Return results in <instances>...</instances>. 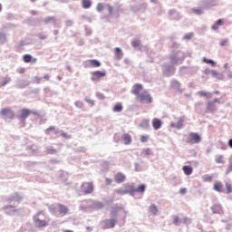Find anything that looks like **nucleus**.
Returning a JSON list of instances; mask_svg holds the SVG:
<instances>
[{"instance_id":"obj_1","label":"nucleus","mask_w":232,"mask_h":232,"mask_svg":"<svg viewBox=\"0 0 232 232\" xmlns=\"http://www.w3.org/2000/svg\"><path fill=\"white\" fill-rule=\"evenodd\" d=\"M41 215L44 217V211H38L34 216V222L37 226V227H46L48 226V221L46 219H41Z\"/></svg>"},{"instance_id":"obj_2","label":"nucleus","mask_w":232,"mask_h":232,"mask_svg":"<svg viewBox=\"0 0 232 232\" xmlns=\"http://www.w3.org/2000/svg\"><path fill=\"white\" fill-rule=\"evenodd\" d=\"M201 141L202 138L197 132H190L186 140L188 144H199Z\"/></svg>"},{"instance_id":"obj_3","label":"nucleus","mask_w":232,"mask_h":232,"mask_svg":"<svg viewBox=\"0 0 232 232\" xmlns=\"http://www.w3.org/2000/svg\"><path fill=\"white\" fill-rule=\"evenodd\" d=\"M82 188L84 195L93 193V182H83Z\"/></svg>"},{"instance_id":"obj_4","label":"nucleus","mask_w":232,"mask_h":232,"mask_svg":"<svg viewBox=\"0 0 232 232\" xmlns=\"http://www.w3.org/2000/svg\"><path fill=\"white\" fill-rule=\"evenodd\" d=\"M137 97L140 101V102H146L147 104H150V102H151L152 101L151 96L148 94V91L142 92Z\"/></svg>"},{"instance_id":"obj_5","label":"nucleus","mask_w":232,"mask_h":232,"mask_svg":"<svg viewBox=\"0 0 232 232\" xmlns=\"http://www.w3.org/2000/svg\"><path fill=\"white\" fill-rule=\"evenodd\" d=\"M130 193H144L146 191V185L141 184L138 188H134L131 185L128 186Z\"/></svg>"},{"instance_id":"obj_6","label":"nucleus","mask_w":232,"mask_h":232,"mask_svg":"<svg viewBox=\"0 0 232 232\" xmlns=\"http://www.w3.org/2000/svg\"><path fill=\"white\" fill-rule=\"evenodd\" d=\"M0 114L6 119H14V117H15V113H14V111L10 108L2 109Z\"/></svg>"},{"instance_id":"obj_7","label":"nucleus","mask_w":232,"mask_h":232,"mask_svg":"<svg viewBox=\"0 0 232 232\" xmlns=\"http://www.w3.org/2000/svg\"><path fill=\"white\" fill-rule=\"evenodd\" d=\"M102 77H106V72L95 71L92 72V81H100Z\"/></svg>"},{"instance_id":"obj_8","label":"nucleus","mask_w":232,"mask_h":232,"mask_svg":"<svg viewBox=\"0 0 232 232\" xmlns=\"http://www.w3.org/2000/svg\"><path fill=\"white\" fill-rule=\"evenodd\" d=\"M117 224V219H105L103 221V229H112Z\"/></svg>"},{"instance_id":"obj_9","label":"nucleus","mask_w":232,"mask_h":232,"mask_svg":"<svg viewBox=\"0 0 232 232\" xmlns=\"http://www.w3.org/2000/svg\"><path fill=\"white\" fill-rule=\"evenodd\" d=\"M216 102H220V101L218 99H215L212 102H208L207 103V111L210 112L215 111V110H217V105H215Z\"/></svg>"},{"instance_id":"obj_10","label":"nucleus","mask_w":232,"mask_h":232,"mask_svg":"<svg viewBox=\"0 0 232 232\" xmlns=\"http://www.w3.org/2000/svg\"><path fill=\"white\" fill-rule=\"evenodd\" d=\"M114 179L118 184H122L126 180V175L122 172H118L114 175Z\"/></svg>"},{"instance_id":"obj_11","label":"nucleus","mask_w":232,"mask_h":232,"mask_svg":"<svg viewBox=\"0 0 232 232\" xmlns=\"http://www.w3.org/2000/svg\"><path fill=\"white\" fill-rule=\"evenodd\" d=\"M142 88H143L142 84L136 83L132 87L131 93H133V95H137V97H139V95H140V92H142Z\"/></svg>"},{"instance_id":"obj_12","label":"nucleus","mask_w":232,"mask_h":232,"mask_svg":"<svg viewBox=\"0 0 232 232\" xmlns=\"http://www.w3.org/2000/svg\"><path fill=\"white\" fill-rule=\"evenodd\" d=\"M212 213L214 215H221V213H224V210L222 209V205L220 204H215L211 207Z\"/></svg>"},{"instance_id":"obj_13","label":"nucleus","mask_w":232,"mask_h":232,"mask_svg":"<svg viewBox=\"0 0 232 232\" xmlns=\"http://www.w3.org/2000/svg\"><path fill=\"white\" fill-rule=\"evenodd\" d=\"M34 113L32 111L29 109H22L21 110V114L19 115V119H22V121H24V119H27V117H30Z\"/></svg>"},{"instance_id":"obj_14","label":"nucleus","mask_w":232,"mask_h":232,"mask_svg":"<svg viewBox=\"0 0 232 232\" xmlns=\"http://www.w3.org/2000/svg\"><path fill=\"white\" fill-rule=\"evenodd\" d=\"M151 124H152V128L155 130H160L162 128V121L159 120V118L152 119Z\"/></svg>"},{"instance_id":"obj_15","label":"nucleus","mask_w":232,"mask_h":232,"mask_svg":"<svg viewBox=\"0 0 232 232\" xmlns=\"http://www.w3.org/2000/svg\"><path fill=\"white\" fill-rule=\"evenodd\" d=\"M60 131L55 128V126H51L45 130V134L47 135H59Z\"/></svg>"},{"instance_id":"obj_16","label":"nucleus","mask_w":232,"mask_h":232,"mask_svg":"<svg viewBox=\"0 0 232 232\" xmlns=\"http://www.w3.org/2000/svg\"><path fill=\"white\" fill-rule=\"evenodd\" d=\"M122 50L119 47H116L114 49V57L117 61H121V59H122Z\"/></svg>"},{"instance_id":"obj_17","label":"nucleus","mask_w":232,"mask_h":232,"mask_svg":"<svg viewBox=\"0 0 232 232\" xmlns=\"http://www.w3.org/2000/svg\"><path fill=\"white\" fill-rule=\"evenodd\" d=\"M215 162L217 164H226V158L224 157V155H217L215 157Z\"/></svg>"},{"instance_id":"obj_18","label":"nucleus","mask_w":232,"mask_h":232,"mask_svg":"<svg viewBox=\"0 0 232 232\" xmlns=\"http://www.w3.org/2000/svg\"><path fill=\"white\" fill-rule=\"evenodd\" d=\"M223 188H224V185L220 181H217L214 184V189H215V191H218V193H222Z\"/></svg>"},{"instance_id":"obj_19","label":"nucleus","mask_w":232,"mask_h":232,"mask_svg":"<svg viewBox=\"0 0 232 232\" xmlns=\"http://www.w3.org/2000/svg\"><path fill=\"white\" fill-rule=\"evenodd\" d=\"M88 63L90 66H92V68L101 67V62H99L98 60H89Z\"/></svg>"},{"instance_id":"obj_20","label":"nucleus","mask_w":232,"mask_h":232,"mask_svg":"<svg viewBox=\"0 0 232 232\" xmlns=\"http://www.w3.org/2000/svg\"><path fill=\"white\" fill-rule=\"evenodd\" d=\"M121 139L124 140L125 145L131 144V136L130 134H124Z\"/></svg>"},{"instance_id":"obj_21","label":"nucleus","mask_w":232,"mask_h":232,"mask_svg":"<svg viewBox=\"0 0 232 232\" xmlns=\"http://www.w3.org/2000/svg\"><path fill=\"white\" fill-rule=\"evenodd\" d=\"M58 208L60 215H66V213H68V208L64 205H58Z\"/></svg>"},{"instance_id":"obj_22","label":"nucleus","mask_w":232,"mask_h":232,"mask_svg":"<svg viewBox=\"0 0 232 232\" xmlns=\"http://www.w3.org/2000/svg\"><path fill=\"white\" fill-rule=\"evenodd\" d=\"M82 8L88 10V8L92 7V0H82Z\"/></svg>"},{"instance_id":"obj_23","label":"nucleus","mask_w":232,"mask_h":232,"mask_svg":"<svg viewBox=\"0 0 232 232\" xmlns=\"http://www.w3.org/2000/svg\"><path fill=\"white\" fill-rule=\"evenodd\" d=\"M182 169L185 175H191V173H193V168L189 166H183Z\"/></svg>"},{"instance_id":"obj_24","label":"nucleus","mask_w":232,"mask_h":232,"mask_svg":"<svg viewBox=\"0 0 232 232\" xmlns=\"http://www.w3.org/2000/svg\"><path fill=\"white\" fill-rule=\"evenodd\" d=\"M223 23H224V20L222 19L218 20L215 23V24L212 25V30H218V26H222Z\"/></svg>"},{"instance_id":"obj_25","label":"nucleus","mask_w":232,"mask_h":232,"mask_svg":"<svg viewBox=\"0 0 232 232\" xmlns=\"http://www.w3.org/2000/svg\"><path fill=\"white\" fill-rule=\"evenodd\" d=\"M183 125H184V118H179L177 124H174L173 127L177 128L178 130H180V128H182Z\"/></svg>"},{"instance_id":"obj_26","label":"nucleus","mask_w":232,"mask_h":232,"mask_svg":"<svg viewBox=\"0 0 232 232\" xmlns=\"http://www.w3.org/2000/svg\"><path fill=\"white\" fill-rule=\"evenodd\" d=\"M198 95H200V97H206L207 99H211L212 94L204 91L198 92Z\"/></svg>"},{"instance_id":"obj_27","label":"nucleus","mask_w":232,"mask_h":232,"mask_svg":"<svg viewBox=\"0 0 232 232\" xmlns=\"http://www.w3.org/2000/svg\"><path fill=\"white\" fill-rule=\"evenodd\" d=\"M202 180H203V182H211L213 180V176L208 175V174L204 175L202 177Z\"/></svg>"},{"instance_id":"obj_28","label":"nucleus","mask_w":232,"mask_h":232,"mask_svg":"<svg viewBox=\"0 0 232 232\" xmlns=\"http://www.w3.org/2000/svg\"><path fill=\"white\" fill-rule=\"evenodd\" d=\"M112 110H113V111H115V112L122 111V104L117 103V104L113 107Z\"/></svg>"},{"instance_id":"obj_29","label":"nucleus","mask_w":232,"mask_h":232,"mask_svg":"<svg viewBox=\"0 0 232 232\" xmlns=\"http://www.w3.org/2000/svg\"><path fill=\"white\" fill-rule=\"evenodd\" d=\"M150 213H152V215H157V213H159V209L157 208V206H155V205H151L150 207Z\"/></svg>"},{"instance_id":"obj_30","label":"nucleus","mask_w":232,"mask_h":232,"mask_svg":"<svg viewBox=\"0 0 232 232\" xmlns=\"http://www.w3.org/2000/svg\"><path fill=\"white\" fill-rule=\"evenodd\" d=\"M119 209H121V208H119V207H114V208H111V215L112 217H116V216H117V213H118V211H119Z\"/></svg>"},{"instance_id":"obj_31","label":"nucleus","mask_w":232,"mask_h":232,"mask_svg":"<svg viewBox=\"0 0 232 232\" xmlns=\"http://www.w3.org/2000/svg\"><path fill=\"white\" fill-rule=\"evenodd\" d=\"M141 128H144L145 130L150 128V121L145 120L140 124Z\"/></svg>"},{"instance_id":"obj_32","label":"nucleus","mask_w":232,"mask_h":232,"mask_svg":"<svg viewBox=\"0 0 232 232\" xmlns=\"http://www.w3.org/2000/svg\"><path fill=\"white\" fill-rule=\"evenodd\" d=\"M140 140V142H148L150 140V135H141Z\"/></svg>"},{"instance_id":"obj_33","label":"nucleus","mask_w":232,"mask_h":232,"mask_svg":"<svg viewBox=\"0 0 232 232\" xmlns=\"http://www.w3.org/2000/svg\"><path fill=\"white\" fill-rule=\"evenodd\" d=\"M32 62V55L24 54V63H31Z\"/></svg>"},{"instance_id":"obj_34","label":"nucleus","mask_w":232,"mask_h":232,"mask_svg":"<svg viewBox=\"0 0 232 232\" xmlns=\"http://www.w3.org/2000/svg\"><path fill=\"white\" fill-rule=\"evenodd\" d=\"M203 63H206L207 64H211L212 66H216V63L213 60H209L208 58H203Z\"/></svg>"},{"instance_id":"obj_35","label":"nucleus","mask_w":232,"mask_h":232,"mask_svg":"<svg viewBox=\"0 0 232 232\" xmlns=\"http://www.w3.org/2000/svg\"><path fill=\"white\" fill-rule=\"evenodd\" d=\"M97 12H102L104 10V5L102 3H99L96 6Z\"/></svg>"},{"instance_id":"obj_36","label":"nucleus","mask_w":232,"mask_h":232,"mask_svg":"<svg viewBox=\"0 0 232 232\" xmlns=\"http://www.w3.org/2000/svg\"><path fill=\"white\" fill-rule=\"evenodd\" d=\"M52 21H55V17L54 16H48L47 18H45L44 20V23H46V24H48V23H52Z\"/></svg>"},{"instance_id":"obj_37","label":"nucleus","mask_w":232,"mask_h":232,"mask_svg":"<svg viewBox=\"0 0 232 232\" xmlns=\"http://www.w3.org/2000/svg\"><path fill=\"white\" fill-rule=\"evenodd\" d=\"M131 45L133 46V48H139V46H140V41L139 40L132 41Z\"/></svg>"},{"instance_id":"obj_38","label":"nucleus","mask_w":232,"mask_h":232,"mask_svg":"<svg viewBox=\"0 0 232 232\" xmlns=\"http://www.w3.org/2000/svg\"><path fill=\"white\" fill-rule=\"evenodd\" d=\"M179 222H180V218H179V216H174L173 224L175 226H179Z\"/></svg>"},{"instance_id":"obj_39","label":"nucleus","mask_w":232,"mask_h":232,"mask_svg":"<svg viewBox=\"0 0 232 232\" xmlns=\"http://www.w3.org/2000/svg\"><path fill=\"white\" fill-rule=\"evenodd\" d=\"M227 193H232V186L229 183H226Z\"/></svg>"},{"instance_id":"obj_40","label":"nucleus","mask_w":232,"mask_h":232,"mask_svg":"<svg viewBox=\"0 0 232 232\" xmlns=\"http://www.w3.org/2000/svg\"><path fill=\"white\" fill-rule=\"evenodd\" d=\"M128 190H121V189H118L116 190V193H118V195H126V193H128Z\"/></svg>"},{"instance_id":"obj_41","label":"nucleus","mask_w":232,"mask_h":232,"mask_svg":"<svg viewBox=\"0 0 232 232\" xmlns=\"http://www.w3.org/2000/svg\"><path fill=\"white\" fill-rule=\"evenodd\" d=\"M107 8L109 10L110 15H111L113 14V7L110 5H107Z\"/></svg>"},{"instance_id":"obj_42","label":"nucleus","mask_w":232,"mask_h":232,"mask_svg":"<svg viewBox=\"0 0 232 232\" xmlns=\"http://www.w3.org/2000/svg\"><path fill=\"white\" fill-rule=\"evenodd\" d=\"M191 37H193V34H187L184 36V39H187V41H189V39H191Z\"/></svg>"},{"instance_id":"obj_43","label":"nucleus","mask_w":232,"mask_h":232,"mask_svg":"<svg viewBox=\"0 0 232 232\" xmlns=\"http://www.w3.org/2000/svg\"><path fill=\"white\" fill-rule=\"evenodd\" d=\"M88 104H91V106H93L95 104V102L93 100L86 99L85 100Z\"/></svg>"},{"instance_id":"obj_44","label":"nucleus","mask_w":232,"mask_h":232,"mask_svg":"<svg viewBox=\"0 0 232 232\" xmlns=\"http://www.w3.org/2000/svg\"><path fill=\"white\" fill-rule=\"evenodd\" d=\"M61 136H62L63 139H70V135H68V133H66V132H62V133H61Z\"/></svg>"},{"instance_id":"obj_45","label":"nucleus","mask_w":232,"mask_h":232,"mask_svg":"<svg viewBox=\"0 0 232 232\" xmlns=\"http://www.w3.org/2000/svg\"><path fill=\"white\" fill-rule=\"evenodd\" d=\"M227 44V39L222 40L220 42V46H226Z\"/></svg>"},{"instance_id":"obj_46","label":"nucleus","mask_w":232,"mask_h":232,"mask_svg":"<svg viewBox=\"0 0 232 232\" xmlns=\"http://www.w3.org/2000/svg\"><path fill=\"white\" fill-rule=\"evenodd\" d=\"M6 84H8V80L5 79L3 80V82L0 83V86H6Z\"/></svg>"},{"instance_id":"obj_47","label":"nucleus","mask_w":232,"mask_h":232,"mask_svg":"<svg viewBox=\"0 0 232 232\" xmlns=\"http://www.w3.org/2000/svg\"><path fill=\"white\" fill-rule=\"evenodd\" d=\"M187 191H188V190H187L185 188L179 189V193H180L181 195H186Z\"/></svg>"},{"instance_id":"obj_48","label":"nucleus","mask_w":232,"mask_h":232,"mask_svg":"<svg viewBox=\"0 0 232 232\" xmlns=\"http://www.w3.org/2000/svg\"><path fill=\"white\" fill-rule=\"evenodd\" d=\"M194 14H202V9H193Z\"/></svg>"},{"instance_id":"obj_49","label":"nucleus","mask_w":232,"mask_h":232,"mask_svg":"<svg viewBox=\"0 0 232 232\" xmlns=\"http://www.w3.org/2000/svg\"><path fill=\"white\" fill-rule=\"evenodd\" d=\"M105 182H106L107 186H110L111 184V179L110 178H107L105 179Z\"/></svg>"},{"instance_id":"obj_50","label":"nucleus","mask_w":232,"mask_h":232,"mask_svg":"<svg viewBox=\"0 0 232 232\" xmlns=\"http://www.w3.org/2000/svg\"><path fill=\"white\" fill-rule=\"evenodd\" d=\"M211 73L214 77H218V75H220L217 72V71H212Z\"/></svg>"},{"instance_id":"obj_51","label":"nucleus","mask_w":232,"mask_h":232,"mask_svg":"<svg viewBox=\"0 0 232 232\" xmlns=\"http://www.w3.org/2000/svg\"><path fill=\"white\" fill-rule=\"evenodd\" d=\"M34 81H35V82H37V84H39V82H41V78L35 77Z\"/></svg>"},{"instance_id":"obj_52","label":"nucleus","mask_w":232,"mask_h":232,"mask_svg":"<svg viewBox=\"0 0 232 232\" xmlns=\"http://www.w3.org/2000/svg\"><path fill=\"white\" fill-rule=\"evenodd\" d=\"M44 79H45V81H50V75L45 74V75L44 76Z\"/></svg>"},{"instance_id":"obj_53","label":"nucleus","mask_w":232,"mask_h":232,"mask_svg":"<svg viewBox=\"0 0 232 232\" xmlns=\"http://www.w3.org/2000/svg\"><path fill=\"white\" fill-rule=\"evenodd\" d=\"M86 229H87V231H93V227H87Z\"/></svg>"},{"instance_id":"obj_54","label":"nucleus","mask_w":232,"mask_h":232,"mask_svg":"<svg viewBox=\"0 0 232 232\" xmlns=\"http://www.w3.org/2000/svg\"><path fill=\"white\" fill-rule=\"evenodd\" d=\"M228 146L229 148H232V139L228 140Z\"/></svg>"},{"instance_id":"obj_55","label":"nucleus","mask_w":232,"mask_h":232,"mask_svg":"<svg viewBox=\"0 0 232 232\" xmlns=\"http://www.w3.org/2000/svg\"><path fill=\"white\" fill-rule=\"evenodd\" d=\"M214 93H215L216 95H218V93H220V92L215 91Z\"/></svg>"},{"instance_id":"obj_56","label":"nucleus","mask_w":232,"mask_h":232,"mask_svg":"<svg viewBox=\"0 0 232 232\" xmlns=\"http://www.w3.org/2000/svg\"><path fill=\"white\" fill-rule=\"evenodd\" d=\"M3 10V5L0 4V12Z\"/></svg>"},{"instance_id":"obj_57","label":"nucleus","mask_w":232,"mask_h":232,"mask_svg":"<svg viewBox=\"0 0 232 232\" xmlns=\"http://www.w3.org/2000/svg\"><path fill=\"white\" fill-rule=\"evenodd\" d=\"M40 39H46V36H41Z\"/></svg>"},{"instance_id":"obj_58","label":"nucleus","mask_w":232,"mask_h":232,"mask_svg":"<svg viewBox=\"0 0 232 232\" xmlns=\"http://www.w3.org/2000/svg\"><path fill=\"white\" fill-rule=\"evenodd\" d=\"M35 1H37V0H31L32 3H35Z\"/></svg>"},{"instance_id":"obj_59","label":"nucleus","mask_w":232,"mask_h":232,"mask_svg":"<svg viewBox=\"0 0 232 232\" xmlns=\"http://www.w3.org/2000/svg\"><path fill=\"white\" fill-rule=\"evenodd\" d=\"M35 61H37V59L34 58V63H35Z\"/></svg>"},{"instance_id":"obj_60","label":"nucleus","mask_w":232,"mask_h":232,"mask_svg":"<svg viewBox=\"0 0 232 232\" xmlns=\"http://www.w3.org/2000/svg\"><path fill=\"white\" fill-rule=\"evenodd\" d=\"M146 151H150V149H147Z\"/></svg>"}]
</instances>
